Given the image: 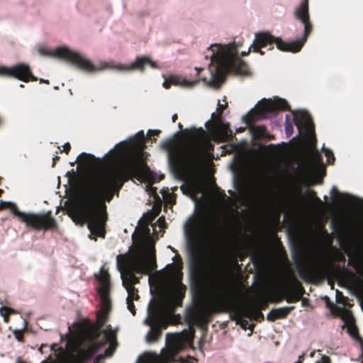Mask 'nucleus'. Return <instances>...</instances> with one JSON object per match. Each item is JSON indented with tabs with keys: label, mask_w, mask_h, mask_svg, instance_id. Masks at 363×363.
Segmentation results:
<instances>
[{
	"label": "nucleus",
	"mask_w": 363,
	"mask_h": 363,
	"mask_svg": "<svg viewBox=\"0 0 363 363\" xmlns=\"http://www.w3.org/2000/svg\"><path fill=\"white\" fill-rule=\"evenodd\" d=\"M86 360H84L80 354L78 353L77 357L74 359L73 363H86Z\"/></svg>",
	"instance_id": "c03bdc74"
},
{
	"label": "nucleus",
	"mask_w": 363,
	"mask_h": 363,
	"mask_svg": "<svg viewBox=\"0 0 363 363\" xmlns=\"http://www.w3.org/2000/svg\"><path fill=\"white\" fill-rule=\"evenodd\" d=\"M162 147L168 152L169 164L177 179L184 181L201 169L205 151L199 143L182 148L174 139H168Z\"/></svg>",
	"instance_id": "7ed1b4c3"
},
{
	"label": "nucleus",
	"mask_w": 363,
	"mask_h": 363,
	"mask_svg": "<svg viewBox=\"0 0 363 363\" xmlns=\"http://www.w3.org/2000/svg\"><path fill=\"white\" fill-rule=\"evenodd\" d=\"M177 118H178V116H177V113H174V114L172 116V122H173V123H175V122H176V121L177 120Z\"/></svg>",
	"instance_id": "8fccbe9b"
},
{
	"label": "nucleus",
	"mask_w": 363,
	"mask_h": 363,
	"mask_svg": "<svg viewBox=\"0 0 363 363\" xmlns=\"http://www.w3.org/2000/svg\"><path fill=\"white\" fill-rule=\"evenodd\" d=\"M55 55L67 60L77 68L87 72H94L100 70L99 68L95 67L89 60L84 58L78 52L72 51L68 48H59L55 50Z\"/></svg>",
	"instance_id": "9b49d317"
},
{
	"label": "nucleus",
	"mask_w": 363,
	"mask_h": 363,
	"mask_svg": "<svg viewBox=\"0 0 363 363\" xmlns=\"http://www.w3.org/2000/svg\"><path fill=\"white\" fill-rule=\"evenodd\" d=\"M294 308V306H287L272 309L267 314V319L269 321L274 322L278 319L286 318Z\"/></svg>",
	"instance_id": "412c9836"
},
{
	"label": "nucleus",
	"mask_w": 363,
	"mask_h": 363,
	"mask_svg": "<svg viewBox=\"0 0 363 363\" xmlns=\"http://www.w3.org/2000/svg\"><path fill=\"white\" fill-rule=\"evenodd\" d=\"M196 69L197 71V75H199L200 72L201 71H203V68H198V67H196Z\"/></svg>",
	"instance_id": "6e6d98bb"
},
{
	"label": "nucleus",
	"mask_w": 363,
	"mask_h": 363,
	"mask_svg": "<svg viewBox=\"0 0 363 363\" xmlns=\"http://www.w3.org/2000/svg\"><path fill=\"white\" fill-rule=\"evenodd\" d=\"M251 130L256 138H264L268 140L274 139V136L268 133L267 127L264 125L251 127Z\"/></svg>",
	"instance_id": "b1692460"
},
{
	"label": "nucleus",
	"mask_w": 363,
	"mask_h": 363,
	"mask_svg": "<svg viewBox=\"0 0 363 363\" xmlns=\"http://www.w3.org/2000/svg\"><path fill=\"white\" fill-rule=\"evenodd\" d=\"M161 131L160 130H149L147 135L150 138L151 136H158Z\"/></svg>",
	"instance_id": "a19ab883"
},
{
	"label": "nucleus",
	"mask_w": 363,
	"mask_h": 363,
	"mask_svg": "<svg viewBox=\"0 0 363 363\" xmlns=\"http://www.w3.org/2000/svg\"><path fill=\"white\" fill-rule=\"evenodd\" d=\"M145 135L143 131L139 132L136 136L132 140V145L140 150H143L145 147Z\"/></svg>",
	"instance_id": "bb28decb"
},
{
	"label": "nucleus",
	"mask_w": 363,
	"mask_h": 363,
	"mask_svg": "<svg viewBox=\"0 0 363 363\" xmlns=\"http://www.w3.org/2000/svg\"><path fill=\"white\" fill-rule=\"evenodd\" d=\"M237 289L230 267L222 266L218 277L217 293L214 301L201 313L191 310L186 314V319L191 322L199 320L208 321L214 313H231L240 317L236 308Z\"/></svg>",
	"instance_id": "f03ea898"
},
{
	"label": "nucleus",
	"mask_w": 363,
	"mask_h": 363,
	"mask_svg": "<svg viewBox=\"0 0 363 363\" xmlns=\"http://www.w3.org/2000/svg\"><path fill=\"white\" fill-rule=\"evenodd\" d=\"M315 201H316L319 205H323V202H322V201L320 200V198H318V197L315 196Z\"/></svg>",
	"instance_id": "603ef678"
},
{
	"label": "nucleus",
	"mask_w": 363,
	"mask_h": 363,
	"mask_svg": "<svg viewBox=\"0 0 363 363\" xmlns=\"http://www.w3.org/2000/svg\"><path fill=\"white\" fill-rule=\"evenodd\" d=\"M293 258L297 266L301 267L304 272L308 275H320L325 272L327 269V259L323 257L315 259L308 264H306L305 256L301 251H297Z\"/></svg>",
	"instance_id": "f8f14e48"
},
{
	"label": "nucleus",
	"mask_w": 363,
	"mask_h": 363,
	"mask_svg": "<svg viewBox=\"0 0 363 363\" xmlns=\"http://www.w3.org/2000/svg\"><path fill=\"white\" fill-rule=\"evenodd\" d=\"M290 106L283 99H277L274 101L263 99L254 110L244 116L242 119L250 127L257 121L268 118L269 114L277 111H290Z\"/></svg>",
	"instance_id": "9d476101"
},
{
	"label": "nucleus",
	"mask_w": 363,
	"mask_h": 363,
	"mask_svg": "<svg viewBox=\"0 0 363 363\" xmlns=\"http://www.w3.org/2000/svg\"><path fill=\"white\" fill-rule=\"evenodd\" d=\"M84 360L88 361L93 358L94 355L86 348L78 352Z\"/></svg>",
	"instance_id": "473e14b6"
},
{
	"label": "nucleus",
	"mask_w": 363,
	"mask_h": 363,
	"mask_svg": "<svg viewBox=\"0 0 363 363\" xmlns=\"http://www.w3.org/2000/svg\"><path fill=\"white\" fill-rule=\"evenodd\" d=\"M215 128L218 129L220 134L225 137L233 136V132L228 124H224L222 122L220 125H218Z\"/></svg>",
	"instance_id": "7c9ffc66"
},
{
	"label": "nucleus",
	"mask_w": 363,
	"mask_h": 363,
	"mask_svg": "<svg viewBox=\"0 0 363 363\" xmlns=\"http://www.w3.org/2000/svg\"><path fill=\"white\" fill-rule=\"evenodd\" d=\"M133 178L157 182L164 176L157 177L148 165L140 160L106 172L91 174L81 181L77 203L70 208L69 213L77 224L87 225L91 239L96 240L98 237L105 238L108 218L106 203H110L115 196L118 197L124 184Z\"/></svg>",
	"instance_id": "f257e3e1"
},
{
	"label": "nucleus",
	"mask_w": 363,
	"mask_h": 363,
	"mask_svg": "<svg viewBox=\"0 0 363 363\" xmlns=\"http://www.w3.org/2000/svg\"><path fill=\"white\" fill-rule=\"evenodd\" d=\"M189 133L191 134V138H193L195 140H199L203 138L206 134L204 130L202 128L199 129L193 128L190 129Z\"/></svg>",
	"instance_id": "2f4dec72"
},
{
	"label": "nucleus",
	"mask_w": 363,
	"mask_h": 363,
	"mask_svg": "<svg viewBox=\"0 0 363 363\" xmlns=\"http://www.w3.org/2000/svg\"><path fill=\"white\" fill-rule=\"evenodd\" d=\"M111 308V300L109 299V305H105V302L103 301V306L101 311L97 313V324L101 328H104L107 319L108 313Z\"/></svg>",
	"instance_id": "393cba45"
},
{
	"label": "nucleus",
	"mask_w": 363,
	"mask_h": 363,
	"mask_svg": "<svg viewBox=\"0 0 363 363\" xmlns=\"http://www.w3.org/2000/svg\"><path fill=\"white\" fill-rule=\"evenodd\" d=\"M59 160H60L59 156H55L52 158V167L55 166L57 161H58Z\"/></svg>",
	"instance_id": "49530a36"
},
{
	"label": "nucleus",
	"mask_w": 363,
	"mask_h": 363,
	"mask_svg": "<svg viewBox=\"0 0 363 363\" xmlns=\"http://www.w3.org/2000/svg\"><path fill=\"white\" fill-rule=\"evenodd\" d=\"M304 292L303 287L299 284L286 291L284 298L288 303H296L300 301Z\"/></svg>",
	"instance_id": "5701e85b"
},
{
	"label": "nucleus",
	"mask_w": 363,
	"mask_h": 363,
	"mask_svg": "<svg viewBox=\"0 0 363 363\" xmlns=\"http://www.w3.org/2000/svg\"><path fill=\"white\" fill-rule=\"evenodd\" d=\"M102 329L103 328L97 325V328L91 333L92 341H95V339H97L100 336L101 333L103 332Z\"/></svg>",
	"instance_id": "4c0bfd02"
},
{
	"label": "nucleus",
	"mask_w": 363,
	"mask_h": 363,
	"mask_svg": "<svg viewBox=\"0 0 363 363\" xmlns=\"http://www.w3.org/2000/svg\"><path fill=\"white\" fill-rule=\"evenodd\" d=\"M283 298H280V297H277L276 298H274V301L275 302H280L281 300H282Z\"/></svg>",
	"instance_id": "4d7b16f0"
},
{
	"label": "nucleus",
	"mask_w": 363,
	"mask_h": 363,
	"mask_svg": "<svg viewBox=\"0 0 363 363\" xmlns=\"http://www.w3.org/2000/svg\"><path fill=\"white\" fill-rule=\"evenodd\" d=\"M188 358H189V359H193V360H194V359H194V358H193L192 357H189V356L188 357Z\"/></svg>",
	"instance_id": "0e129e2a"
},
{
	"label": "nucleus",
	"mask_w": 363,
	"mask_h": 363,
	"mask_svg": "<svg viewBox=\"0 0 363 363\" xmlns=\"http://www.w3.org/2000/svg\"><path fill=\"white\" fill-rule=\"evenodd\" d=\"M303 359H304V354L299 356L298 360L296 363H303Z\"/></svg>",
	"instance_id": "09e8293b"
},
{
	"label": "nucleus",
	"mask_w": 363,
	"mask_h": 363,
	"mask_svg": "<svg viewBox=\"0 0 363 363\" xmlns=\"http://www.w3.org/2000/svg\"><path fill=\"white\" fill-rule=\"evenodd\" d=\"M145 324L150 327L145 336L146 342L148 343L157 342L162 336V330L166 329L168 325L165 308L162 302L153 300L150 303Z\"/></svg>",
	"instance_id": "0eeeda50"
},
{
	"label": "nucleus",
	"mask_w": 363,
	"mask_h": 363,
	"mask_svg": "<svg viewBox=\"0 0 363 363\" xmlns=\"http://www.w3.org/2000/svg\"><path fill=\"white\" fill-rule=\"evenodd\" d=\"M71 150V145L69 144V143H66L64 145H63V151L65 152H66V154H69V151ZM61 152H62V150L60 151Z\"/></svg>",
	"instance_id": "37998d69"
},
{
	"label": "nucleus",
	"mask_w": 363,
	"mask_h": 363,
	"mask_svg": "<svg viewBox=\"0 0 363 363\" xmlns=\"http://www.w3.org/2000/svg\"><path fill=\"white\" fill-rule=\"evenodd\" d=\"M235 43L222 45L220 44L211 45L209 48L212 54L211 62L215 64L211 69V79L209 84L218 86L224 82L229 73L238 75H249L250 74L248 65L238 57V48Z\"/></svg>",
	"instance_id": "20e7f679"
},
{
	"label": "nucleus",
	"mask_w": 363,
	"mask_h": 363,
	"mask_svg": "<svg viewBox=\"0 0 363 363\" xmlns=\"http://www.w3.org/2000/svg\"><path fill=\"white\" fill-rule=\"evenodd\" d=\"M178 126H179V128L180 129H182V123H179L178 124Z\"/></svg>",
	"instance_id": "bf43d9fd"
},
{
	"label": "nucleus",
	"mask_w": 363,
	"mask_h": 363,
	"mask_svg": "<svg viewBox=\"0 0 363 363\" xmlns=\"http://www.w3.org/2000/svg\"><path fill=\"white\" fill-rule=\"evenodd\" d=\"M146 65H150L152 68L154 69L157 68L156 62L152 61L149 57L138 56L136 57L135 61L128 67H126L125 69H137L143 72L144 71L145 67Z\"/></svg>",
	"instance_id": "aec40b11"
},
{
	"label": "nucleus",
	"mask_w": 363,
	"mask_h": 363,
	"mask_svg": "<svg viewBox=\"0 0 363 363\" xmlns=\"http://www.w3.org/2000/svg\"><path fill=\"white\" fill-rule=\"evenodd\" d=\"M4 310L6 311L7 315L13 312V310L10 308H5Z\"/></svg>",
	"instance_id": "3c124183"
},
{
	"label": "nucleus",
	"mask_w": 363,
	"mask_h": 363,
	"mask_svg": "<svg viewBox=\"0 0 363 363\" xmlns=\"http://www.w3.org/2000/svg\"><path fill=\"white\" fill-rule=\"evenodd\" d=\"M134 301L132 299H128L126 298V303H127V308L129 310V311L133 315H135L136 314V308L133 303Z\"/></svg>",
	"instance_id": "c9c22d12"
},
{
	"label": "nucleus",
	"mask_w": 363,
	"mask_h": 363,
	"mask_svg": "<svg viewBox=\"0 0 363 363\" xmlns=\"http://www.w3.org/2000/svg\"><path fill=\"white\" fill-rule=\"evenodd\" d=\"M346 315H347L348 318H352V315L350 311H346Z\"/></svg>",
	"instance_id": "5fc2aeb1"
},
{
	"label": "nucleus",
	"mask_w": 363,
	"mask_h": 363,
	"mask_svg": "<svg viewBox=\"0 0 363 363\" xmlns=\"http://www.w3.org/2000/svg\"><path fill=\"white\" fill-rule=\"evenodd\" d=\"M308 162L315 165L323 164L321 154L315 147L309 151Z\"/></svg>",
	"instance_id": "a878e982"
},
{
	"label": "nucleus",
	"mask_w": 363,
	"mask_h": 363,
	"mask_svg": "<svg viewBox=\"0 0 363 363\" xmlns=\"http://www.w3.org/2000/svg\"><path fill=\"white\" fill-rule=\"evenodd\" d=\"M40 83H46V84H49V81H48V80H47V79H40Z\"/></svg>",
	"instance_id": "864d4df0"
},
{
	"label": "nucleus",
	"mask_w": 363,
	"mask_h": 363,
	"mask_svg": "<svg viewBox=\"0 0 363 363\" xmlns=\"http://www.w3.org/2000/svg\"><path fill=\"white\" fill-rule=\"evenodd\" d=\"M308 1L309 0H303L302 2H306V3H308Z\"/></svg>",
	"instance_id": "e2e57ef3"
},
{
	"label": "nucleus",
	"mask_w": 363,
	"mask_h": 363,
	"mask_svg": "<svg viewBox=\"0 0 363 363\" xmlns=\"http://www.w3.org/2000/svg\"><path fill=\"white\" fill-rule=\"evenodd\" d=\"M185 292L186 286L182 283L178 282L173 286L169 301L171 312L174 311L176 306H182Z\"/></svg>",
	"instance_id": "a211bd4d"
},
{
	"label": "nucleus",
	"mask_w": 363,
	"mask_h": 363,
	"mask_svg": "<svg viewBox=\"0 0 363 363\" xmlns=\"http://www.w3.org/2000/svg\"><path fill=\"white\" fill-rule=\"evenodd\" d=\"M324 153L325 157L328 158V163L330 164H333L335 159L333 152L329 149H324Z\"/></svg>",
	"instance_id": "f704fd0d"
},
{
	"label": "nucleus",
	"mask_w": 363,
	"mask_h": 363,
	"mask_svg": "<svg viewBox=\"0 0 363 363\" xmlns=\"http://www.w3.org/2000/svg\"><path fill=\"white\" fill-rule=\"evenodd\" d=\"M243 130H244V128H238V129L236 130V132H237V133H240V132H242Z\"/></svg>",
	"instance_id": "13d9d810"
},
{
	"label": "nucleus",
	"mask_w": 363,
	"mask_h": 363,
	"mask_svg": "<svg viewBox=\"0 0 363 363\" xmlns=\"http://www.w3.org/2000/svg\"><path fill=\"white\" fill-rule=\"evenodd\" d=\"M108 330L104 332V335L101 341H92L86 349L94 356L99 350L100 348L108 344V347L105 350V355L107 357L111 356L118 345L116 340V332L111 329V325H108Z\"/></svg>",
	"instance_id": "2eb2a0df"
},
{
	"label": "nucleus",
	"mask_w": 363,
	"mask_h": 363,
	"mask_svg": "<svg viewBox=\"0 0 363 363\" xmlns=\"http://www.w3.org/2000/svg\"><path fill=\"white\" fill-rule=\"evenodd\" d=\"M294 122L299 131L304 129L308 137L314 136V124L308 112L303 111L299 115L295 116Z\"/></svg>",
	"instance_id": "f3484780"
},
{
	"label": "nucleus",
	"mask_w": 363,
	"mask_h": 363,
	"mask_svg": "<svg viewBox=\"0 0 363 363\" xmlns=\"http://www.w3.org/2000/svg\"><path fill=\"white\" fill-rule=\"evenodd\" d=\"M100 286L98 289L101 301L105 302V305H109L110 294V275L106 269L101 268L100 274L96 277Z\"/></svg>",
	"instance_id": "dca6fc26"
},
{
	"label": "nucleus",
	"mask_w": 363,
	"mask_h": 363,
	"mask_svg": "<svg viewBox=\"0 0 363 363\" xmlns=\"http://www.w3.org/2000/svg\"><path fill=\"white\" fill-rule=\"evenodd\" d=\"M6 208H9L13 216L17 217L20 221L25 223L28 227L35 230H53L57 228L56 221L52 216L51 212L40 214L25 213L20 211L14 203L1 201L0 202V210Z\"/></svg>",
	"instance_id": "6e6552de"
},
{
	"label": "nucleus",
	"mask_w": 363,
	"mask_h": 363,
	"mask_svg": "<svg viewBox=\"0 0 363 363\" xmlns=\"http://www.w3.org/2000/svg\"><path fill=\"white\" fill-rule=\"evenodd\" d=\"M221 118H222L221 113H219L218 112L217 113H213L211 114V120L208 121L206 123V124H205L206 127L208 129L211 130V126H213L214 128H216L218 125H220V123H222Z\"/></svg>",
	"instance_id": "cd10ccee"
},
{
	"label": "nucleus",
	"mask_w": 363,
	"mask_h": 363,
	"mask_svg": "<svg viewBox=\"0 0 363 363\" xmlns=\"http://www.w3.org/2000/svg\"><path fill=\"white\" fill-rule=\"evenodd\" d=\"M0 76L14 77L24 82L38 80V78L33 74L29 65L23 63H18L11 67L0 66ZM1 124L2 118L0 116V125Z\"/></svg>",
	"instance_id": "ddd939ff"
},
{
	"label": "nucleus",
	"mask_w": 363,
	"mask_h": 363,
	"mask_svg": "<svg viewBox=\"0 0 363 363\" xmlns=\"http://www.w3.org/2000/svg\"><path fill=\"white\" fill-rule=\"evenodd\" d=\"M277 40L278 37L272 35L269 32L257 33H255V40L248 50L247 52H242L241 56H246L251 51L263 55L265 52L262 49L269 47L268 50H273L274 45L277 47Z\"/></svg>",
	"instance_id": "4468645a"
},
{
	"label": "nucleus",
	"mask_w": 363,
	"mask_h": 363,
	"mask_svg": "<svg viewBox=\"0 0 363 363\" xmlns=\"http://www.w3.org/2000/svg\"><path fill=\"white\" fill-rule=\"evenodd\" d=\"M181 362L182 363H187L188 362L187 361H184L183 359H181Z\"/></svg>",
	"instance_id": "052dcab7"
},
{
	"label": "nucleus",
	"mask_w": 363,
	"mask_h": 363,
	"mask_svg": "<svg viewBox=\"0 0 363 363\" xmlns=\"http://www.w3.org/2000/svg\"><path fill=\"white\" fill-rule=\"evenodd\" d=\"M219 230L218 220L203 214L189 220L186 224L185 233L188 240L191 268L194 274H201L203 269V259L199 240L205 236L215 237L218 235Z\"/></svg>",
	"instance_id": "39448f33"
},
{
	"label": "nucleus",
	"mask_w": 363,
	"mask_h": 363,
	"mask_svg": "<svg viewBox=\"0 0 363 363\" xmlns=\"http://www.w3.org/2000/svg\"><path fill=\"white\" fill-rule=\"evenodd\" d=\"M199 82V80L189 81L179 76L172 75L165 79L163 86L169 89L172 85L180 86L182 87H192Z\"/></svg>",
	"instance_id": "6ab92c4d"
},
{
	"label": "nucleus",
	"mask_w": 363,
	"mask_h": 363,
	"mask_svg": "<svg viewBox=\"0 0 363 363\" xmlns=\"http://www.w3.org/2000/svg\"><path fill=\"white\" fill-rule=\"evenodd\" d=\"M128 292V299H132L133 301H138L140 299L138 294V290L134 286H123Z\"/></svg>",
	"instance_id": "c756f323"
},
{
	"label": "nucleus",
	"mask_w": 363,
	"mask_h": 363,
	"mask_svg": "<svg viewBox=\"0 0 363 363\" xmlns=\"http://www.w3.org/2000/svg\"><path fill=\"white\" fill-rule=\"evenodd\" d=\"M188 186L190 191L194 194L199 193L201 190V186H199V184L194 181H191L188 184Z\"/></svg>",
	"instance_id": "72a5a7b5"
},
{
	"label": "nucleus",
	"mask_w": 363,
	"mask_h": 363,
	"mask_svg": "<svg viewBox=\"0 0 363 363\" xmlns=\"http://www.w3.org/2000/svg\"><path fill=\"white\" fill-rule=\"evenodd\" d=\"M321 362L322 363H330V359L329 357L324 355L321 358Z\"/></svg>",
	"instance_id": "a18cd8bd"
},
{
	"label": "nucleus",
	"mask_w": 363,
	"mask_h": 363,
	"mask_svg": "<svg viewBox=\"0 0 363 363\" xmlns=\"http://www.w3.org/2000/svg\"><path fill=\"white\" fill-rule=\"evenodd\" d=\"M293 129V127L291 125H289L288 124L286 126V133L288 134L289 133V131H291Z\"/></svg>",
	"instance_id": "de8ad7c7"
},
{
	"label": "nucleus",
	"mask_w": 363,
	"mask_h": 363,
	"mask_svg": "<svg viewBox=\"0 0 363 363\" xmlns=\"http://www.w3.org/2000/svg\"><path fill=\"white\" fill-rule=\"evenodd\" d=\"M23 330H16L13 332V335L20 342L23 341Z\"/></svg>",
	"instance_id": "58836bf2"
},
{
	"label": "nucleus",
	"mask_w": 363,
	"mask_h": 363,
	"mask_svg": "<svg viewBox=\"0 0 363 363\" xmlns=\"http://www.w3.org/2000/svg\"><path fill=\"white\" fill-rule=\"evenodd\" d=\"M4 320H5V321H8L9 320L8 317L7 316H4Z\"/></svg>",
	"instance_id": "680f3d73"
},
{
	"label": "nucleus",
	"mask_w": 363,
	"mask_h": 363,
	"mask_svg": "<svg viewBox=\"0 0 363 363\" xmlns=\"http://www.w3.org/2000/svg\"><path fill=\"white\" fill-rule=\"evenodd\" d=\"M331 194L333 196L336 197L338 199L350 196L349 194L340 193L335 187L332 189Z\"/></svg>",
	"instance_id": "e433bc0d"
},
{
	"label": "nucleus",
	"mask_w": 363,
	"mask_h": 363,
	"mask_svg": "<svg viewBox=\"0 0 363 363\" xmlns=\"http://www.w3.org/2000/svg\"><path fill=\"white\" fill-rule=\"evenodd\" d=\"M268 307V301L265 299H262L259 302V308L258 310H265Z\"/></svg>",
	"instance_id": "ea45409f"
},
{
	"label": "nucleus",
	"mask_w": 363,
	"mask_h": 363,
	"mask_svg": "<svg viewBox=\"0 0 363 363\" xmlns=\"http://www.w3.org/2000/svg\"><path fill=\"white\" fill-rule=\"evenodd\" d=\"M116 261L123 286L138 284L140 278L135 274H147L155 270L157 266L155 257H144L129 252L117 255Z\"/></svg>",
	"instance_id": "423d86ee"
},
{
	"label": "nucleus",
	"mask_w": 363,
	"mask_h": 363,
	"mask_svg": "<svg viewBox=\"0 0 363 363\" xmlns=\"http://www.w3.org/2000/svg\"><path fill=\"white\" fill-rule=\"evenodd\" d=\"M227 106H228V103H225V104H220L218 103V108H217V112L222 114L223 111L227 108Z\"/></svg>",
	"instance_id": "79ce46f5"
},
{
	"label": "nucleus",
	"mask_w": 363,
	"mask_h": 363,
	"mask_svg": "<svg viewBox=\"0 0 363 363\" xmlns=\"http://www.w3.org/2000/svg\"><path fill=\"white\" fill-rule=\"evenodd\" d=\"M295 17L304 25V34L302 38L291 42H285L278 38L277 48L284 52H298L303 48L308 37L313 30V26L310 21L308 3L301 2L294 12Z\"/></svg>",
	"instance_id": "1a4fd4ad"
},
{
	"label": "nucleus",
	"mask_w": 363,
	"mask_h": 363,
	"mask_svg": "<svg viewBox=\"0 0 363 363\" xmlns=\"http://www.w3.org/2000/svg\"><path fill=\"white\" fill-rule=\"evenodd\" d=\"M247 317L256 320L257 322H262L264 319V314L256 308H253L248 311Z\"/></svg>",
	"instance_id": "c85d7f7f"
},
{
	"label": "nucleus",
	"mask_w": 363,
	"mask_h": 363,
	"mask_svg": "<svg viewBox=\"0 0 363 363\" xmlns=\"http://www.w3.org/2000/svg\"><path fill=\"white\" fill-rule=\"evenodd\" d=\"M77 162L79 166L87 169L97 165L99 160L91 154L82 152L78 156Z\"/></svg>",
	"instance_id": "4be33fe9"
}]
</instances>
